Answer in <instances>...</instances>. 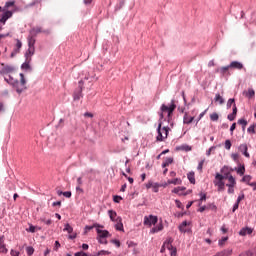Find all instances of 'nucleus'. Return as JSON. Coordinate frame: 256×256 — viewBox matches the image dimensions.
Here are the masks:
<instances>
[{"label": "nucleus", "instance_id": "obj_1", "mask_svg": "<svg viewBox=\"0 0 256 256\" xmlns=\"http://www.w3.org/2000/svg\"><path fill=\"white\" fill-rule=\"evenodd\" d=\"M5 81L9 85H12V87L16 89L17 93H23V91L27 89V79H25V75H23V73H20V81L14 79L12 75L5 77Z\"/></svg>", "mask_w": 256, "mask_h": 256}, {"label": "nucleus", "instance_id": "obj_2", "mask_svg": "<svg viewBox=\"0 0 256 256\" xmlns=\"http://www.w3.org/2000/svg\"><path fill=\"white\" fill-rule=\"evenodd\" d=\"M175 109H177V105L175 104V100L172 99L170 105H161V108H160V114H159V117L160 119H164L165 117V113H167V121L170 122L172 117H173V113L175 111Z\"/></svg>", "mask_w": 256, "mask_h": 256}, {"label": "nucleus", "instance_id": "obj_3", "mask_svg": "<svg viewBox=\"0 0 256 256\" xmlns=\"http://www.w3.org/2000/svg\"><path fill=\"white\" fill-rule=\"evenodd\" d=\"M169 131H170L169 127H162V122H160L157 127L158 135L156 137V140L157 141H165V139H167V137H168Z\"/></svg>", "mask_w": 256, "mask_h": 256}, {"label": "nucleus", "instance_id": "obj_4", "mask_svg": "<svg viewBox=\"0 0 256 256\" xmlns=\"http://www.w3.org/2000/svg\"><path fill=\"white\" fill-rule=\"evenodd\" d=\"M224 179H226V175H221L220 173L216 174L214 185L218 187V191H225Z\"/></svg>", "mask_w": 256, "mask_h": 256}, {"label": "nucleus", "instance_id": "obj_5", "mask_svg": "<svg viewBox=\"0 0 256 256\" xmlns=\"http://www.w3.org/2000/svg\"><path fill=\"white\" fill-rule=\"evenodd\" d=\"M94 227H96V232L98 233V241L99 239H103L104 237H109L110 233L107 229H103V225H99V223H94Z\"/></svg>", "mask_w": 256, "mask_h": 256}, {"label": "nucleus", "instance_id": "obj_6", "mask_svg": "<svg viewBox=\"0 0 256 256\" xmlns=\"http://www.w3.org/2000/svg\"><path fill=\"white\" fill-rule=\"evenodd\" d=\"M11 17H13L12 10H6V12H3L0 18V32L3 31V27L6 25L8 19H11Z\"/></svg>", "mask_w": 256, "mask_h": 256}, {"label": "nucleus", "instance_id": "obj_7", "mask_svg": "<svg viewBox=\"0 0 256 256\" xmlns=\"http://www.w3.org/2000/svg\"><path fill=\"white\" fill-rule=\"evenodd\" d=\"M158 223L157 215H145L144 217V225L148 227H152V225H156Z\"/></svg>", "mask_w": 256, "mask_h": 256}, {"label": "nucleus", "instance_id": "obj_8", "mask_svg": "<svg viewBox=\"0 0 256 256\" xmlns=\"http://www.w3.org/2000/svg\"><path fill=\"white\" fill-rule=\"evenodd\" d=\"M7 245L5 243V235L0 236V253H8Z\"/></svg>", "mask_w": 256, "mask_h": 256}, {"label": "nucleus", "instance_id": "obj_9", "mask_svg": "<svg viewBox=\"0 0 256 256\" xmlns=\"http://www.w3.org/2000/svg\"><path fill=\"white\" fill-rule=\"evenodd\" d=\"M27 41H28V46L32 47V49H35L36 39H35V35L33 34V29H31Z\"/></svg>", "mask_w": 256, "mask_h": 256}, {"label": "nucleus", "instance_id": "obj_10", "mask_svg": "<svg viewBox=\"0 0 256 256\" xmlns=\"http://www.w3.org/2000/svg\"><path fill=\"white\" fill-rule=\"evenodd\" d=\"M233 253V249L232 248H228V249H223L222 251H218L215 255L212 256H230Z\"/></svg>", "mask_w": 256, "mask_h": 256}, {"label": "nucleus", "instance_id": "obj_11", "mask_svg": "<svg viewBox=\"0 0 256 256\" xmlns=\"http://www.w3.org/2000/svg\"><path fill=\"white\" fill-rule=\"evenodd\" d=\"M33 55H35V49H33L31 46H28V51H26L25 57L28 60L30 65H31Z\"/></svg>", "mask_w": 256, "mask_h": 256}, {"label": "nucleus", "instance_id": "obj_12", "mask_svg": "<svg viewBox=\"0 0 256 256\" xmlns=\"http://www.w3.org/2000/svg\"><path fill=\"white\" fill-rule=\"evenodd\" d=\"M230 69H237L239 71H241L242 69H244V65L243 63H240L239 61H232L229 65Z\"/></svg>", "mask_w": 256, "mask_h": 256}, {"label": "nucleus", "instance_id": "obj_13", "mask_svg": "<svg viewBox=\"0 0 256 256\" xmlns=\"http://www.w3.org/2000/svg\"><path fill=\"white\" fill-rule=\"evenodd\" d=\"M229 69H231L230 65H227L226 67H220L217 69V73H220L222 76L230 75Z\"/></svg>", "mask_w": 256, "mask_h": 256}, {"label": "nucleus", "instance_id": "obj_14", "mask_svg": "<svg viewBox=\"0 0 256 256\" xmlns=\"http://www.w3.org/2000/svg\"><path fill=\"white\" fill-rule=\"evenodd\" d=\"M13 71H14V67H11V65L2 64L1 73L8 75L9 73H13Z\"/></svg>", "mask_w": 256, "mask_h": 256}, {"label": "nucleus", "instance_id": "obj_15", "mask_svg": "<svg viewBox=\"0 0 256 256\" xmlns=\"http://www.w3.org/2000/svg\"><path fill=\"white\" fill-rule=\"evenodd\" d=\"M225 179H228L227 187H229V185H236V179L231 173H226Z\"/></svg>", "mask_w": 256, "mask_h": 256}, {"label": "nucleus", "instance_id": "obj_16", "mask_svg": "<svg viewBox=\"0 0 256 256\" xmlns=\"http://www.w3.org/2000/svg\"><path fill=\"white\" fill-rule=\"evenodd\" d=\"M32 33L35 35V37H37V35H39V33H45L46 35H49L50 31H44L42 29V27H34L32 29Z\"/></svg>", "mask_w": 256, "mask_h": 256}, {"label": "nucleus", "instance_id": "obj_17", "mask_svg": "<svg viewBox=\"0 0 256 256\" xmlns=\"http://www.w3.org/2000/svg\"><path fill=\"white\" fill-rule=\"evenodd\" d=\"M115 228H116L118 231H124V225H123V223H122L121 217H116V225H115Z\"/></svg>", "mask_w": 256, "mask_h": 256}, {"label": "nucleus", "instance_id": "obj_18", "mask_svg": "<svg viewBox=\"0 0 256 256\" xmlns=\"http://www.w3.org/2000/svg\"><path fill=\"white\" fill-rule=\"evenodd\" d=\"M239 151H241L245 155V157H250V153H248V145H246V143L240 145Z\"/></svg>", "mask_w": 256, "mask_h": 256}, {"label": "nucleus", "instance_id": "obj_19", "mask_svg": "<svg viewBox=\"0 0 256 256\" xmlns=\"http://www.w3.org/2000/svg\"><path fill=\"white\" fill-rule=\"evenodd\" d=\"M239 233L240 235H251V233H253V229L251 227H243Z\"/></svg>", "mask_w": 256, "mask_h": 256}, {"label": "nucleus", "instance_id": "obj_20", "mask_svg": "<svg viewBox=\"0 0 256 256\" xmlns=\"http://www.w3.org/2000/svg\"><path fill=\"white\" fill-rule=\"evenodd\" d=\"M166 248L167 249H172L173 248V244H172L171 240L165 241V243L161 247V253H163L166 250Z\"/></svg>", "mask_w": 256, "mask_h": 256}, {"label": "nucleus", "instance_id": "obj_21", "mask_svg": "<svg viewBox=\"0 0 256 256\" xmlns=\"http://www.w3.org/2000/svg\"><path fill=\"white\" fill-rule=\"evenodd\" d=\"M15 5V0H9L8 2H5L3 11L4 13H7L8 9H10V7H14Z\"/></svg>", "mask_w": 256, "mask_h": 256}, {"label": "nucleus", "instance_id": "obj_22", "mask_svg": "<svg viewBox=\"0 0 256 256\" xmlns=\"http://www.w3.org/2000/svg\"><path fill=\"white\" fill-rule=\"evenodd\" d=\"M186 187H175L172 193H177V195H185Z\"/></svg>", "mask_w": 256, "mask_h": 256}, {"label": "nucleus", "instance_id": "obj_23", "mask_svg": "<svg viewBox=\"0 0 256 256\" xmlns=\"http://www.w3.org/2000/svg\"><path fill=\"white\" fill-rule=\"evenodd\" d=\"M23 47V43H21V41H19V39L17 40V43H16V46H15V49L12 53V57L13 55L19 53L20 49Z\"/></svg>", "mask_w": 256, "mask_h": 256}, {"label": "nucleus", "instance_id": "obj_24", "mask_svg": "<svg viewBox=\"0 0 256 256\" xmlns=\"http://www.w3.org/2000/svg\"><path fill=\"white\" fill-rule=\"evenodd\" d=\"M173 161V157H167V159H165V161L162 163V167H169V165H171Z\"/></svg>", "mask_w": 256, "mask_h": 256}, {"label": "nucleus", "instance_id": "obj_25", "mask_svg": "<svg viewBox=\"0 0 256 256\" xmlns=\"http://www.w3.org/2000/svg\"><path fill=\"white\" fill-rule=\"evenodd\" d=\"M194 119L195 117H191V115H188L187 113L184 115V123H193Z\"/></svg>", "mask_w": 256, "mask_h": 256}, {"label": "nucleus", "instance_id": "obj_26", "mask_svg": "<svg viewBox=\"0 0 256 256\" xmlns=\"http://www.w3.org/2000/svg\"><path fill=\"white\" fill-rule=\"evenodd\" d=\"M187 177H188V180L190 181V183H193V184L196 183L194 171H191L190 173H188Z\"/></svg>", "mask_w": 256, "mask_h": 256}, {"label": "nucleus", "instance_id": "obj_27", "mask_svg": "<svg viewBox=\"0 0 256 256\" xmlns=\"http://www.w3.org/2000/svg\"><path fill=\"white\" fill-rule=\"evenodd\" d=\"M108 214L110 215V219H112V221H117V212L114 211L113 209H110L108 211Z\"/></svg>", "mask_w": 256, "mask_h": 256}, {"label": "nucleus", "instance_id": "obj_28", "mask_svg": "<svg viewBox=\"0 0 256 256\" xmlns=\"http://www.w3.org/2000/svg\"><path fill=\"white\" fill-rule=\"evenodd\" d=\"M164 229V225L162 223H159L156 227H152L151 233H157L158 231H162Z\"/></svg>", "mask_w": 256, "mask_h": 256}, {"label": "nucleus", "instance_id": "obj_29", "mask_svg": "<svg viewBox=\"0 0 256 256\" xmlns=\"http://www.w3.org/2000/svg\"><path fill=\"white\" fill-rule=\"evenodd\" d=\"M21 68L24 69L25 71H31V66L27 57H26L25 63L22 64Z\"/></svg>", "mask_w": 256, "mask_h": 256}, {"label": "nucleus", "instance_id": "obj_30", "mask_svg": "<svg viewBox=\"0 0 256 256\" xmlns=\"http://www.w3.org/2000/svg\"><path fill=\"white\" fill-rule=\"evenodd\" d=\"M187 225H188L187 221H183V222L181 223V225H179V230H180L182 233H186V231H187Z\"/></svg>", "mask_w": 256, "mask_h": 256}, {"label": "nucleus", "instance_id": "obj_31", "mask_svg": "<svg viewBox=\"0 0 256 256\" xmlns=\"http://www.w3.org/2000/svg\"><path fill=\"white\" fill-rule=\"evenodd\" d=\"M42 0H32V2H29L27 4V7H36V5H41Z\"/></svg>", "mask_w": 256, "mask_h": 256}, {"label": "nucleus", "instance_id": "obj_32", "mask_svg": "<svg viewBox=\"0 0 256 256\" xmlns=\"http://www.w3.org/2000/svg\"><path fill=\"white\" fill-rule=\"evenodd\" d=\"M174 184V185H181V183H182V181H181V179H178V178H176V179H169L168 180V184Z\"/></svg>", "mask_w": 256, "mask_h": 256}, {"label": "nucleus", "instance_id": "obj_33", "mask_svg": "<svg viewBox=\"0 0 256 256\" xmlns=\"http://www.w3.org/2000/svg\"><path fill=\"white\" fill-rule=\"evenodd\" d=\"M238 123L239 125H242L243 130H245L248 125V121H246V119H239Z\"/></svg>", "mask_w": 256, "mask_h": 256}, {"label": "nucleus", "instance_id": "obj_34", "mask_svg": "<svg viewBox=\"0 0 256 256\" xmlns=\"http://www.w3.org/2000/svg\"><path fill=\"white\" fill-rule=\"evenodd\" d=\"M82 97V90L77 91L76 93H74V100L75 101H79Z\"/></svg>", "mask_w": 256, "mask_h": 256}, {"label": "nucleus", "instance_id": "obj_35", "mask_svg": "<svg viewBox=\"0 0 256 256\" xmlns=\"http://www.w3.org/2000/svg\"><path fill=\"white\" fill-rule=\"evenodd\" d=\"M245 165H240V167H238L237 169V173H239V175H244L245 174Z\"/></svg>", "mask_w": 256, "mask_h": 256}, {"label": "nucleus", "instance_id": "obj_36", "mask_svg": "<svg viewBox=\"0 0 256 256\" xmlns=\"http://www.w3.org/2000/svg\"><path fill=\"white\" fill-rule=\"evenodd\" d=\"M226 241H228V237H222L221 239H219L218 244L220 247H224Z\"/></svg>", "mask_w": 256, "mask_h": 256}, {"label": "nucleus", "instance_id": "obj_37", "mask_svg": "<svg viewBox=\"0 0 256 256\" xmlns=\"http://www.w3.org/2000/svg\"><path fill=\"white\" fill-rule=\"evenodd\" d=\"M215 101L219 102L220 105H223V103H224V99H223V97H221V95L219 93H217V95L215 97Z\"/></svg>", "mask_w": 256, "mask_h": 256}, {"label": "nucleus", "instance_id": "obj_38", "mask_svg": "<svg viewBox=\"0 0 256 256\" xmlns=\"http://www.w3.org/2000/svg\"><path fill=\"white\" fill-rule=\"evenodd\" d=\"M237 113H238V109H237V105L234 100V103H233V118H234V120L236 119Z\"/></svg>", "mask_w": 256, "mask_h": 256}, {"label": "nucleus", "instance_id": "obj_39", "mask_svg": "<svg viewBox=\"0 0 256 256\" xmlns=\"http://www.w3.org/2000/svg\"><path fill=\"white\" fill-rule=\"evenodd\" d=\"M64 231H68V233H73V227L67 223L64 227Z\"/></svg>", "mask_w": 256, "mask_h": 256}, {"label": "nucleus", "instance_id": "obj_40", "mask_svg": "<svg viewBox=\"0 0 256 256\" xmlns=\"http://www.w3.org/2000/svg\"><path fill=\"white\" fill-rule=\"evenodd\" d=\"M210 119H211V121H218V119H219L218 113H212L210 115Z\"/></svg>", "mask_w": 256, "mask_h": 256}, {"label": "nucleus", "instance_id": "obj_41", "mask_svg": "<svg viewBox=\"0 0 256 256\" xmlns=\"http://www.w3.org/2000/svg\"><path fill=\"white\" fill-rule=\"evenodd\" d=\"M239 256H255L252 251H244L243 253H240Z\"/></svg>", "mask_w": 256, "mask_h": 256}, {"label": "nucleus", "instance_id": "obj_42", "mask_svg": "<svg viewBox=\"0 0 256 256\" xmlns=\"http://www.w3.org/2000/svg\"><path fill=\"white\" fill-rule=\"evenodd\" d=\"M231 147H232V143H231L230 139H226V141H225V149L230 150Z\"/></svg>", "mask_w": 256, "mask_h": 256}, {"label": "nucleus", "instance_id": "obj_43", "mask_svg": "<svg viewBox=\"0 0 256 256\" xmlns=\"http://www.w3.org/2000/svg\"><path fill=\"white\" fill-rule=\"evenodd\" d=\"M251 179V175H244L242 181H244L245 183H250Z\"/></svg>", "mask_w": 256, "mask_h": 256}, {"label": "nucleus", "instance_id": "obj_44", "mask_svg": "<svg viewBox=\"0 0 256 256\" xmlns=\"http://www.w3.org/2000/svg\"><path fill=\"white\" fill-rule=\"evenodd\" d=\"M205 163V159H202V161H200V163L198 164V171L202 172L203 171V165Z\"/></svg>", "mask_w": 256, "mask_h": 256}, {"label": "nucleus", "instance_id": "obj_45", "mask_svg": "<svg viewBox=\"0 0 256 256\" xmlns=\"http://www.w3.org/2000/svg\"><path fill=\"white\" fill-rule=\"evenodd\" d=\"M27 255H33L35 249L34 247H26Z\"/></svg>", "mask_w": 256, "mask_h": 256}, {"label": "nucleus", "instance_id": "obj_46", "mask_svg": "<svg viewBox=\"0 0 256 256\" xmlns=\"http://www.w3.org/2000/svg\"><path fill=\"white\" fill-rule=\"evenodd\" d=\"M75 256H88V253H86L85 251H77L75 253Z\"/></svg>", "mask_w": 256, "mask_h": 256}, {"label": "nucleus", "instance_id": "obj_47", "mask_svg": "<svg viewBox=\"0 0 256 256\" xmlns=\"http://www.w3.org/2000/svg\"><path fill=\"white\" fill-rule=\"evenodd\" d=\"M123 198L121 197V195H114V202L115 203H120V201L122 200Z\"/></svg>", "mask_w": 256, "mask_h": 256}, {"label": "nucleus", "instance_id": "obj_48", "mask_svg": "<svg viewBox=\"0 0 256 256\" xmlns=\"http://www.w3.org/2000/svg\"><path fill=\"white\" fill-rule=\"evenodd\" d=\"M94 227H95V224L94 225H86L84 233H88V231H91V229H94Z\"/></svg>", "mask_w": 256, "mask_h": 256}, {"label": "nucleus", "instance_id": "obj_49", "mask_svg": "<svg viewBox=\"0 0 256 256\" xmlns=\"http://www.w3.org/2000/svg\"><path fill=\"white\" fill-rule=\"evenodd\" d=\"M254 95H255V91L253 89H249L247 93V97L251 98V97H254Z\"/></svg>", "mask_w": 256, "mask_h": 256}, {"label": "nucleus", "instance_id": "obj_50", "mask_svg": "<svg viewBox=\"0 0 256 256\" xmlns=\"http://www.w3.org/2000/svg\"><path fill=\"white\" fill-rule=\"evenodd\" d=\"M170 251H171V256H177V249H176V247H173V245H172V248L170 249Z\"/></svg>", "mask_w": 256, "mask_h": 256}, {"label": "nucleus", "instance_id": "obj_51", "mask_svg": "<svg viewBox=\"0 0 256 256\" xmlns=\"http://www.w3.org/2000/svg\"><path fill=\"white\" fill-rule=\"evenodd\" d=\"M110 251H105L104 249H102L101 251H98L97 255H109Z\"/></svg>", "mask_w": 256, "mask_h": 256}, {"label": "nucleus", "instance_id": "obj_52", "mask_svg": "<svg viewBox=\"0 0 256 256\" xmlns=\"http://www.w3.org/2000/svg\"><path fill=\"white\" fill-rule=\"evenodd\" d=\"M10 253L12 256H20L19 251H15V249H11Z\"/></svg>", "mask_w": 256, "mask_h": 256}, {"label": "nucleus", "instance_id": "obj_53", "mask_svg": "<svg viewBox=\"0 0 256 256\" xmlns=\"http://www.w3.org/2000/svg\"><path fill=\"white\" fill-rule=\"evenodd\" d=\"M63 195H64V197L70 198V197H72V192L71 191H64Z\"/></svg>", "mask_w": 256, "mask_h": 256}, {"label": "nucleus", "instance_id": "obj_54", "mask_svg": "<svg viewBox=\"0 0 256 256\" xmlns=\"http://www.w3.org/2000/svg\"><path fill=\"white\" fill-rule=\"evenodd\" d=\"M233 103H235V99H229V101L227 103L228 109L232 107Z\"/></svg>", "mask_w": 256, "mask_h": 256}, {"label": "nucleus", "instance_id": "obj_55", "mask_svg": "<svg viewBox=\"0 0 256 256\" xmlns=\"http://www.w3.org/2000/svg\"><path fill=\"white\" fill-rule=\"evenodd\" d=\"M231 157H232V159H233L234 161H238V159H239L238 153H232Z\"/></svg>", "mask_w": 256, "mask_h": 256}, {"label": "nucleus", "instance_id": "obj_56", "mask_svg": "<svg viewBox=\"0 0 256 256\" xmlns=\"http://www.w3.org/2000/svg\"><path fill=\"white\" fill-rule=\"evenodd\" d=\"M112 243H114L117 247H120L121 242L119 241V239H112Z\"/></svg>", "mask_w": 256, "mask_h": 256}, {"label": "nucleus", "instance_id": "obj_57", "mask_svg": "<svg viewBox=\"0 0 256 256\" xmlns=\"http://www.w3.org/2000/svg\"><path fill=\"white\" fill-rule=\"evenodd\" d=\"M234 187H235V185H229L228 193H234V191H235Z\"/></svg>", "mask_w": 256, "mask_h": 256}, {"label": "nucleus", "instance_id": "obj_58", "mask_svg": "<svg viewBox=\"0 0 256 256\" xmlns=\"http://www.w3.org/2000/svg\"><path fill=\"white\" fill-rule=\"evenodd\" d=\"M248 133H255L254 125H250V127H248Z\"/></svg>", "mask_w": 256, "mask_h": 256}, {"label": "nucleus", "instance_id": "obj_59", "mask_svg": "<svg viewBox=\"0 0 256 256\" xmlns=\"http://www.w3.org/2000/svg\"><path fill=\"white\" fill-rule=\"evenodd\" d=\"M59 247H61L60 241H55V247H54L55 251H58Z\"/></svg>", "mask_w": 256, "mask_h": 256}, {"label": "nucleus", "instance_id": "obj_60", "mask_svg": "<svg viewBox=\"0 0 256 256\" xmlns=\"http://www.w3.org/2000/svg\"><path fill=\"white\" fill-rule=\"evenodd\" d=\"M237 209H239L238 199H237L235 205L233 206V209H232L233 213H235V211H236Z\"/></svg>", "mask_w": 256, "mask_h": 256}, {"label": "nucleus", "instance_id": "obj_61", "mask_svg": "<svg viewBox=\"0 0 256 256\" xmlns=\"http://www.w3.org/2000/svg\"><path fill=\"white\" fill-rule=\"evenodd\" d=\"M244 198H245L244 193H242L241 195H239V197H238V206H239V204L241 203V201H242Z\"/></svg>", "mask_w": 256, "mask_h": 256}, {"label": "nucleus", "instance_id": "obj_62", "mask_svg": "<svg viewBox=\"0 0 256 256\" xmlns=\"http://www.w3.org/2000/svg\"><path fill=\"white\" fill-rule=\"evenodd\" d=\"M200 195H201L200 201H206V198H207L206 193H200Z\"/></svg>", "mask_w": 256, "mask_h": 256}, {"label": "nucleus", "instance_id": "obj_63", "mask_svg": "<svg viewBox=\"0 0 256 256\" xmlns=\"http://www.w3.org/2000/svg\"><path fill=\"white\" fill-rule=\"evenodd\" d=\"M99 243H104L105 245H107L108 243L107 237H103L102 239H99Z\"/></svg>", "mask_w": 256, "mask_h": 256}, {"label": "nucleus", "instance_id": "obj_64", "mask_svg": "<svg viewBox=\"0 0 256 256\" xmlns=\"http://www.w3.org/2000/svg\"><path fill=\"white\" fill-rule=\"evenodd\" d=\"M29 231H31V233H35V231H36L35 225H30Z\"/></svg>", "mask_w": 256, "mask_h": 256}]
</instances>
